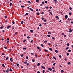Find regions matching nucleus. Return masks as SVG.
Returning a JSON list of instances; mask_svg holds the SVG:
<instances>
[{
    "instance_id": "f257e3e1",
    "label": "nucleus",
    "mask_w": 73,
    "mask_h": 73,
    "mask_svg": "<svg viewBox=\"0 0 73 73\" xmlns=\"http://www.w3.org/2000/svg\"><path fill=\"white\" fill-rule=\"evenodd\" d=\"M69 30H70V31H69V32L70 33H71V32H72V30L71 29H69Z\"/></svg>"
},
{
    "instance_id": "f03ea898",
    "label": "nucleus",
    "mask_w": 73,
    "mask_h": 73,
    "mask_svg": "<svg viewBox=\"0 0 73 73\" xmlns=\"http://www.w3.org/2000/svg\"><path fill=\"white\" fill-rule=\"evenodd\" d=\"M10 60L11 62H13V59H12V58H10Z\"/></svg>"
},
{
    "instance_id": "7ed1b4c3",
    "label": "nucleus",
    "mask_w": 73,
    "mask_h": 73,
    "mask_svg": "<svg viewBox=\"0 0 73 73\" xmlns=\"http://www.w3.org/2000/svg\"><path fill=\"white\" fill-rule=\"evenodd\" d=\"M41 67L42 68H43V69H45V67H44L43 66H42Z\"/></svg>"
},
{
    "instance_id": "20e7f679",
    "label": "nucleus",
    "mask_w": 73,
    "mask_h": 73,
    "mask_svg": "<svg viewBox=\"0 0 73 73\" xmlns=\"http://www.w3.org/2000/svg\"><path fill=\"white\" fill-rule=\"evenodd\" d=\"M11 26H8V27H7V29H9L10 28H11Z\"/></svg>"
},
{
    "instance_id": "39448f33",
    "label": "nucleus",
    "mask_w": 73,
    "mask_h": 73,
    "mask_svg": "<svg viewBox=\"0 0 73 73\" xmlns=\"http://www.w3.org/2000/svg\"><path fill=\"white\" fill-rule=\"evenodd\" d=\"M55 18H56L58 19V20H59V17H58V16H56L55 17Z\"/></svg>"
},
{
    "instance_id": "423d86ee",
    "label": "nucleus",
    "mask_w": 73,
    "mask_h": 73,
    "mask_svg": "<svg viewBox=\"0 0 73 73\" xmlns=\"http://www.w3.org/2000/svg\"><path fill=\"white\" fill-rule=\"evenodd\" d=\"M48 70H50V71H51V70H52V68H48Z\"/></svg>"
},
{
    "instance_id": "0eeeda50",
    "label": "nucleus",
    "mask_w": 73,
    "mask_h": 73,
    "mask_svg": "<svg viewBox=\"0 0 73 73\" xmlns=\"http://www.w3.org/2000/svg\"><path fill=\"white\" fill-rule=\"evenodd\" d=\"M68 16L67 15H65V18H66V19H67L68 18Z\"/></svg>"
},
{
    "instance_id": "6e6552de",
    "label": "nucleus",
    "mask_w": 73,
    "mask_h": 73,
    "mask_svg": "<svg viewBox=\"0 0 73 73\" xmlns=\"http://www.w3.org/2000/svg\"><path fill=\"white\" fill-rule=\"evenodd\" d=\"M29 13H27L25 14V15L24 16H27V15H28Z\"/></svg>"
},
{
    "instance_id": "1a4fd4ad",
    "label": "nucleus",
    "mask_w": 73,
    "mask_h": 73,
    "mask_svg": "<svg viewBox=\"0 0 73 73\" xmlns=\"http://www.w3.org/2000/svg\"><path fill=\"white\" fill-rule=\"evenodd\" d=\"M55 51L56 52V53H58V51L57 50H55Z\"/></svg>"
},
{
    "instance_id": "9d476101",
    "label": "nucleus",
    "mask_w": 73,
    "mask_h": 73,
    "mask_svg": "<svg viewBox=\"0 0 73 73\" xmlns=\"http://www.w3.org/2000/svg\"><path fill=\"white\" fill-rule=\"evenodd\" d=\"M2 66L3 67L5 68V66L4 65V64H2Z\"/></svg>"
},
{
    "instance_id": "9b49d317",
    "label": "nucleus",
    "mask_w": 73,
    "mask_h": 73,
    "mask_svg": "<svg viewBox=\"0 0 73 73\" xmlns=\"http://www.w3.org/2000/svg\"><path fill=\"white\" fill-rule=\"evenodd\" d=\"M54 1L55 3H56L57 2V0H54Z\"/></svg>"
},
{
    "instance_id": "f8f14e48",
    "label": "nucleus",
    "mask_w": 73,
    "mask_h": 73,
    "mask_svg": "<svg viewBox=\"0 0 73 73\" xmlns=\"http://www.w3.org/2000/svg\"><path fill=\"white\" fill-rule=\"evenodd\" d=\"M30 11H33V10L32 9H31L30 8Z\"/></svg>"
},
{
    "instance_id": "ddd939ff",
    "label": "nucleus",
    "mask_w": 73,
    "mask_h": 73,
    "mask_svg": "<svg viewBox=\"0 0 73 73\" xmlns=\"http://www.w3.org/2000/svg\"><path fill=\"white\" fill-rule=\"evenodd\" d=\"M47 36L48 37H50V35H48Z\"/></svg>"
},
{
    "instance_id": "4468645a",
    "label": "nucleus",
    "mask_w": 73,
    "mask_h": 73,
    "mask_svg": "<svg viewBox=\"0 0 73 73\" xmlns=\"http://www.w3.org/2000/svg\"><path fill=\"white\" fill-rule=\"evenodd\" d=\"M30 32H31L32 33L33 32V31L32 30H30Z\"/></svg>"
},
{
    "instance_id": "2eb2a0df",
    "label": "nucleus",
    "mask_w": 73,
    "mask_h": 73,
    "mask_svg": "<svg viewBox=\"0 0 73 73\" xmlns=\"http://www.w3.org/2000/svg\"><path fill=\"white\" fill-rule=\"evenodd\" d=\"M37 15H40V13H36Z\"/></svg>"
},
{
    "instance_id": "dca6fc26",
    "label": "nucleus",
    "mask_w": 73,
    "mask_h": 73,
    "mask_svg": "<svg viewBox=\"0 0 73 73\" xmlns=\"http://www.w3.org/2000/svg\"><path fill=\"white\" fill-rule=\"evenodd\" d=\"M41 46L42 48H44V45L43 44H41Z\"/></svg>"
},
{
    "instance_id": "f3484780",
    "label": "nucleus",
    "mask_w": 73,
    "mask_h": 73,
    "mask_svg": "<svg viewBox=\"0 0 73 73\" xmlns=\"http://www.w3.org/2000/svg\"><path fill=\"white\" fill-rule=\"evenodd\" d=\"M70 64H71V63H70V62H68V65H70Z\"/></svg>"
},
{
    "instance_id": "a211bd4d",
    "label": "nucleus",
    "mask_w": 73,
    "mask_h": 73,
    "mask_svg": "<svg viewBox=\"0 0 73 73\" xmlns=\"http://www.w3.org/2000/svg\"><path fill=\"white\" fill-rule=\"evenodd\" d=\"M12 3H11L10 4V6L11 7V6H12Z\"/></svg>"
},
{
    "instance_id": "6ab92c4d",
    "label": "nucleus",
    "mask_w": 73,
    "mask_h": 73,
    "mask_svg": "<svg viewBox=\"0 0 73 73\" xmlns=\"http://www.w3.org/2000/svg\"><path fill=\"white\" fill-rule=\"evenodd\" d=\"M40 65V63H38L37 64V66H39V65Z\"/></svg>"
},
{
    "instance_id": "aec40b11",
    "label": "nucleus",
    "mask_w": 73,
    "mask_h": 73,
    "mask_svg": "<svg viewBox=\"0 0 73 73\" xmlns=\"http://www.w3.org/2000/svg\"><path fill=\"white\" fill-rule=\"evenodd\" d=\"M50 14V15H53V14L52 13V12H50L49 13Z\"/></svg>"
},
{
    "instance_id": "412c9836",
    "label": "nucleus",
    "mask_w": 73,
    "mask_h": 73,
    "mask_svg": "<svg viewBox=\"0 0 73 73\" xmlns=\"http://www.w3.org/2000/svg\"><path fill=\"white\" fill-rule=\"evenodd\" d=\"M21 57H23L24 56V54H22V55L21 56Z\"/></svg>"
},
{
    "instance_id": "4be33fe9",
    "label": "nucleus",
    "mask_w": 73,
    "mask_h": 73,
    "mask_svg": "<svg viewBox=\"0 0 73 73\" xmlns=\"http://www.w3.org/2000/svg\"><path fill=\"white\" fill-rule=\"evenodd\" d=\"M53 58L54 59V60H56V58L54 56H53Z\"/></svg>"
},
{
    "instance_id": "5701e85b",
    "label": "nucleus",
    "mask_w": 73,
    "mask_h": 73,
    "mask_svg": "<svg viewBox=\"0 0 73 73\" xmlns=\"http://www.w3.org/2000/svg\"><path fill=\"white\" fill-rule=\"evenodd\" d=\"M23 50H25V49H27V48L25 47V48H23Z\"/></svg>"
},
{
    "instance_id": "b1692460",
    "label": "nucleus",
    "mask_w": 73,
    "mask_h": 73,
    "mask_svg": "<svg viewBox=\"0 0 73 73\" xmlns=\"http://www.w3.org/2000/svg\"><path fill=\"white\" fill-rule=\"evenodd\" d=\"M70 9V11H72V7H70L69 8Z\"/></svg>"
},
{
    "instance_id": "393cba45",
    "label": "nucleus",
    "mask_w": 73,
    "mask_h": 73,
    "mask_svg": "<svg viewBox=\"0 0 73 73\" xmlns=\"http://www.w3.org/2000/svg\"><path fill=\"white\" fill-rule=\"evenodd\" d=\"M48 34H49V35H51V32H48Z\"/></svg>"
},
{
    "instance_id": "a878e982",
    "label": "nucleus",
    "mask_w": 73,
    "mask_h": 73,
    "mask_svg": "<svg viewBox=\"0 0 73 73\" xmlns=\"http://www.w3.org/2000/svg\"><path fill=\"white\" fill-rule=\"evenodd\" d=\"M6 72H7V73H8V72H9V70H6Z\"/></svg>"
},
{
    "instance_id": "bb28decb",
    "label": "nucleus",
    "mask_w": 73,
    "mask_h": 73,
    "mask_svg": "<svg viewBox=\"0 0 73 73\" xmlns=\"http://www.w3.org/2000/svg\"><path fill=\"white\" fill-rule=\"evenodd\" d=\"M27 2H28V3H29V4H31V3L30 1H28Z\"/></svg>"
},
{
    "instance_id": "cd10ccee",
    "label": "nucleus",
    "mask_w": 73,
    "mask_h": 73,
    "mask_svg": "<svg viewBox=\"0 0 73 73\" xmlns=\"http://www.w3.org/2000/svg\"><path fill=\"white\" fill-rule=\"evenodd\" d=\"M8 58H9V57H7L6 58V60H8Z\"/></svg>"
},
{
    "instance_id": "c85d7f7f",
    "label": "nucleus",
    "mask_w": 73,
    "mask_h": 73,
    "mask_svg": "<svg viewBox=\"0 0 73 73\" xmlns=\"http://www.w3.org/2000/svg\"><path fill=\"white\" fill-rule=\"evenodd\" d=\"M21 8H24L25 7V6H21Z\"/></svg>"
},
{
    "instance_id": "c756f323",
    "label": "nucleus",
    "mask_w": 73,
    "mask_h": 73,
    "mask_svg": "<svg viewBox=\"0 0 73 73\" xmlns=\"http://www.w3.org/2000/svg\"><path fill=\"white\" fill-rule=\"evenodd\" d=\"M64 72V71L63 70H61V73H63Z\"/></svg>"
},
{
    "instance_id": "7c9ffc66",
    "label": "nucleus",
    "mask_w": 73,
    "mask_h": 73,
    "mask_svg": "<svg viewBox=\"0 0 73 73\" xmlns=\"http://www.w3.org/2000/svg\"><path fill=\"white\" fill-rule=\"evenodd\" d=\"M49 49L50 50H51V51H52V48H50Z\"/></svg>"
},
{
    "instance_id": "2f4dec72",
    "label": "nucleus",
    "mask_w": 73,
    "mask_h": 73,
    "mask_svg": "<svg viewBox=\"0 0 73 73\" xmlns=\"http://www.w3.org/2000/svg\"><path fill=\"white\" fill-rule=\"evenodd\" d=\"M44 22H46V21H46V19L44 20Z\"/></svg>"
},
{
    "instance_id": "473e14b6",
    "label": "nucleus",
    "mask_w": 73,
    "mask_h": 73,
    "mask_svg": "<svg viewBox=\"0 0 73 73\" xmlns=\"http://www.w3.org/2000/svg\"><path fill=\"white\" fill-rule=\"evenodd\" d=\"M21 24H23V23H24V22H23V21H22L21 22Z\"/></svg>"
},
{
    "instance_id": "72a5a7b5",
    "label": "nucleus",
    "mask_w": 73,
    "mask_h": 73,
    "mask_svg": "<svg viewBox=\"0 0 73 73\" xmlns=\"http://www.w3.org/2000/svg\"><path fill=\"white\" fill-rule=\"evenodd\" d=\"M26 58L27 59V60H28V56H27L26 57Z\"/></svg>"
},
{
    "instance_id": "f704fd0d",
    "label": "nucleus",
    "mask_w": 73,
    "mask_h": 73,
    "mask_svg": "<svg viewBox=\"0 0 73 73\" xmlns=\"http://www.w3.org/2000/svg\"><path fill=\"white\" fill-rule=\"evenodd\" d=\"M0 29H3V28H4L3 27H0Z\"/></svg>"
},
{
    "instance_id": "c9c22d12",
    "label": "nucleus",
    "mask_w": 73,
    "mask_h": 73,
    "mask_svg": "<svg viewBox=\"0 0 73 73\" xmlns=\"http://www.w3.org/2000/svg\"><path fill=\"white\" fill-rule=\"evenodd\" d=\"M58 56L60 58H61L62 57L61 55H59Z\"/></svg>"
},
{
    "instance_id": "e433bc0d",
    "label": "nucleus",
    "mask_w": 73,
    "mask_h": 73,
    "mask_svg": "<svg viewBox=\"0 0 73 73\" xmlns=\"http://www.w3.org/2000/svg\"><path fill=\"white\" fill-rule=\"evenodd\" d=\"M56 64V63H55L53 64V66H55V64Z\"/></svg>"
},
{
    "instance_id": "4c0bfd02",
    "label": "nucleus",
    "mask_w": 73,
    "mask_h": 73,
    "mask_svg": "<svg viewBox=\"0 0 73 73\" xmlns=\"http://www.w3.org/2000/svg\"><path fill=\"white\" fill-rule=\"evenodd\" d=\"M12 24H15V22L14 21H13L12 22Z\"/></svg>"
},
{
    "instance_id": "58836bf2",
    "label": "nucleus",
    "mask_w": 73,
    "mask_h": 73,
    "mask_svg": "<svg viewBox=\"0 0 73 73\" xmlns=\"http://www.w3.org/2000/svg\"><path fill=\"white\" fill-rule=\"evenodd\" d=\"M9 71H11V72H12V70L11 69V68H10L9 69Z\"/></svg>"
},
{
    "instance_id": "ea45409f",
    "label": "nucleus",
    "mask_w": 73,
    "mask_h": 73,
    "mask_svg": "<svg viewBox=\"0 0 73 73\" xmlns=\"http://www.w3.org/2000/svg\"><path fill=\"white\" fill-rule=\"evenodd\" d=\"M68 52H71V50H68Z\"/></svg>"
},
{
    "instance_id": "a19ab883",
    "label": "nucleus",
    "mask_w": 73,
    "mask_h": 73,
    "mask_svg": "<svg viewBox=\"0 0 73 73\" xmlns=\"http://www.w3.org/2000/svg\"><path fill=\"white\" fill-rule=\"evenodd\" d=\"M67 45V46H69V43H67L66 44Z\"/></svg>"
},
{
    "instance_id": "79ce46f5",
    "label": "nucleus",
    "mask_w": 73,
    "mask_h": 73,
    "mask_svg": "<svg viewBox=\"0 0 73 73\" xmlns=\"http://www.w3.org/2000/svg\"><path fill=\"white\" fill-rule=\"evenodd\" d=\"M36 2H37V3H38V1H39V0H36Z\"/></svg>"
},
{
    "instance_id": "37998d69",
    "label": "nucleus",
    "mask_w": 73,
    "mask_h": 73,
    "mask_svg": "<svg viewBox=\"0 0 73 73\" xmlns=\"http://www.w3.org/2000/svg\"><path fill=\"white\" fill-rule=\"evenodd\" d=\"M24 63L25 64H27V62H24Z\"/></svg>"
},
{
    "instance_id": "c03bdc74",
    "label": "nucleus",
    "mask_w": 73,
    "mask_h": 73,
    "mask_svg": "<svg viewBox=\"0 0 73 73\" xmlns=\"http://www.w3.org/2000/svg\"><path fill=\"white\" fill-rule=\"evenodd\" d=\"M26 64L27 65V66H28V65H29V63H27Z\"/></svg>"
},
{
    "instance_id": "a18cd8bd",
    "label": "nucleus",
    "mask_w": 73,
    "mask_h": 73,
    "mask_svg": "<svg viewBox=\"0 0 73 73\" xmlns=\"http://www.w3.org/2000/svg\"><path fill=\"white\" fill-rule=\"evenodd\" d=\"M69 49V47H66V50H67V49Z\"/></svg>"
},
{
    "instance_id": "49530a36",
    "label": "nucleus",
    "mask_w": 73,
    "mask_h": 73,
    "mask_svg": "<svg viewBox=\"0 0 73 73\" xmlns=\"http://www.w3.org/2000/svg\"><path fill=\"white\" fill-rule=\"evenodd\" d=\"M32 61L33 62H35V60H34V59H32Z\"/></svg>"
},
{
    "instance_id": "de8ad7c7",
    "label": "nucleus",
    "mask_w": 73,
    "mask_h": 73,
    "mask_svg": "<svg viewBox=\"0 0 73 73\" xmlns=\"http://www.w3.org/2000/svg\"><path fill=\"white\" fill-rule=\"evenodd\" d=\"M37 49H40V47L38 46L37 47Z\"/></svg>"
},
{
    "instance_id": "09e8293b",
    "label": "nucleus",
    "mask_w": 73,
    "mask_h": 73,
    "mask_svg": "<svg viewBox=\"0 0 73 73\" xmlns=\"http://www.w3.org/2000/svg\"><path fill=\"white\" fill-rule=\"evenodd\" d=\"M27 38H30V37H29V36H27Z\"/></svg>"
},
{
    "instance_id": "8fccbe9b",
    "label": "nucleus",
    "mask_w": 73,
    "mask_h": 73,
    "mask_svg": "<svg viewBox=\"0 0 73 73\" xmlns=\"http://www.w3.org/2000/svg\"><path fill=\"white\" fill-rule=\"evenodd\" d=\"M35 57H36V58H37V54H35Z\"/></svg>"
},
{
    "instance_id": "3c124183",
    "label": "nucleus",
    "mask_w": 73,
    "mask_h": 73,
    "mask_svg": "<svg viewBox=\"0 0 73 73\" xmlns=\"http://www.w3.org/2000/svg\"><path fill=\"white\" fill-rule=\"evenodd\" d=\"M69 15H72V13H69Z\"/></svg>"
},
{
    "instance_id": "603ef678",
    "label": "nucleus",
    "mask_w": 73,
    "mask_h": 73,
    "mask_svg": "<svg viewBox=\"0 0 73 73\" xmlns=\"http://www.w3.org/2000/svg\"><path fill=\"white\" fill-rule=\"evenodd\" d=\"M39 26L40 27H41L42 26V25L41 24H40L39 25Z\"/></svg>"
},
{
    "instance_id": "864d4df0",
    "label": "nucleus",
    "mask_w": 73,
    "mask_h": 73,
    "mask_svg": "<svg viewBox=\"0 0 73 73\" xmlns=\"http://www.w3.org/2000/svg\"><path fill=\"white\" fill-rule=\"evenodd\" d=\"M44 51H45V52H48V50H45Z\"/></svg>"
},
{
    "instance_id": "5fc2aeb1",
    "label": "nucleus",
    "mask_w": 73,
    "mask_h": 73,
    "mask_svg": "<svg viewBox=\"0 0 73 73\" xmlns=\"http://www.w3.org/2000/svg\"><path fill=\"white\" fill-rule=\"evenodd\" d=\"M7 41H9V38H8L7 39Z\"/></svg>"
},
{
    "instance_id": "6e6d98bb",
    "label": "nucleus",
    "mask_w": 73,
    "mask_h": 73,
    "mask_svg": "<svg viewBox=\"0 0 73 73\" xmlns=\"http://www.w3.org/2000/svg\"><path fill=\"white\" fill-rule=\"evenodd\" d=\"M67 56H69V53H67Z\"/></svg>"
},
{
    "instance_id": "4d7b16f0",
    "label": "nucleus",
    "mask_w": 73,
    "mask_h": 73,
    "mask_svg": "<svg viewBox=\"0 0 73 73\" xmlns=\"http://www.w3.org/2000/svg\"><path fill=\"white\" fill-rule=\"evenodd\" d=\"M44 72H45V70H43L42 71V72L43 73H44Z\"/></svg>"
},
{
    "instance_id": "13d9d810",
    "label": "nucleus",
    "mask_w": 73,
    "mask_h": 73,
    "mask_svg": "<svg viewBox=\"0 0 73 73\" xmlns=\"http://www.w3.org/2000/svg\"><path fill=\"white\" fill-rule=\"evenodd\" d=\"M19 63H17V66H19Z\"/></svg>"
},
{
    "instance_id": "bf43d9fd",
    "label": "nucleus",
    "mask_w": 73,
    "mask_h": 73,
    "mask_svg": "<svg viewBox=\"0 0 73 73\" xmlns=\"http://www.w3.org/2000/svg\"><path fill=\"white\" fill-rule=\"evenodd\" d=\"M44 12H42L41 13L42 15V14H44Z\"/></svg>"
},
{
    "instance_id": "052dcab7",
    "label": "nucleus",
    "mask_w": 73,
    "mask_h": 73,
    "mask_svg": "<svg viewBox=\"0 0 73 73\" xmlns=\"http://www.w3.org/2000/svg\"><path fill=\"white\" fill-rule=\"evenodd\" d=\"M36 11H37V12H38V9H37L36 10Z\"/></svg>"
},
{
    "instance_id": "680f3d73",
    "label": "nucleus",
    "mask_w": 73,
    "mask_h": 73,
    "mask_svg": "<svg viewBox=\"0 0 73 73\" xmlns=\"http://www.w3.org/2000/svg\"><path fill=\"white\" fill-rule=\"evenodd\" d=\"M42 20H44V18L42 17Z\"/></svg>"
},
{
    "instance_id": "e2e57ef3",
    "label": "nucleus",
    "mask_w": 73,
    "mask_h": 73,
    "mask_svg": "<svg viewBox=\"0 0 73 73\" xmlns=\"http://www.w3.org/2000/svg\"><path fill=\"white\" fill-rule=\"evenodd\" d=\"M48 3V2L47 1H45V3L46 4V3Z\"/></svg>"
},
{
    "instance_id": "0e129e2a",
    "label": "nucleus",
    "mask_w": 73,
    "mask_h": 73,
    "mask_svg": "<svg viewBox=\"0 0 73 73\" xmlns=\"http://www.w3.org/2000/svg\"><path fill=\"white\" fill-rule=\"evenodd\" d=\"M25 41H26V40H23V42H25Z\"/></svg>"
},
{
    "instance_id": "69168bd1",
    "label": "nucleus",
    "mask_w": 73,
    "mask_h": 73,
    "mask_svg": "<svg viewBox=\"0 0 73 73\" xmlns=\"http://www.w3.org/2000/svg\"><path fill=\"white\" fill-rule=\"evenodd\" d=\"M48 45H50V43H48Z\"/></svg>"
},
{
    "instance_id": "338daca9",
    "label": "nucleus",
    "mask_w": 73,
    "mask_h": 73,
    "mask_svg": "<svg viewBox=\"0 0 73 73\" xmlns=\"http://www.w3.org/2000/svg\"><path fill=\"white\" fill-rule=\"evenodd\" d=\"M4 48L5 49H7V47H6V46H5L4 47Z\"/></svg>"
},
{
    "instance_id": "774afa93",
    "label": "nucleus",
    "mask_w": 73,
    "mask_h": 73,
    "mask_svg": "<svg viewBox=\"0 0 73 73\" xmlns=\"http://www.w3.org/2000/svg\"><path fill=\"white\" fill-rule=\"evenodd\" d=\"M37 73H40V71H38Z\"/></svg>"
}]
</instances>
